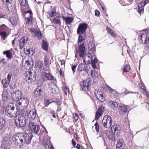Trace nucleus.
<instances>
[{"mask_svg": "<svg viewBox=\"0 0 149 149\" xmlns=\"http://www.w3.org/2000/svg\"><path fill=\"white\" fill-rule=\"evenodd\" d=\"M10 21L13 25H15L17 23V19L15 17H12L10 19Z\"/></svg>", "mask_w": 149, "mask_h": 149, "instance_id": "58836bf2", "label": "nucleus"}, {"mask_svg": "<svg viewBox=\"0 0 149 149\" xmlns=\"http://www.w3.org/2000/svg\"><path fill=\"white\" fill-rule=\"evenodd\" d=\"M64 90L65 93L66 95H69L70 94V91L69 88L66 86H65L64 87Z\"/></svg>", "mask_w": 149, "mask_h": 149, "instance_id": "6e6d98bb", "label": "nucleus"}, {"mask_svg": "<svg viewBox=\"0 0 149 149\" xmlns=\"http://www.w3.org/2000/svg\"><path fill=\"white\" fill-rule=\"evenodd\" d=\"M86 39V36L85 34H80L78 38V43L79 45L83 43L84 41Z\"/></svg>", "mask_w": 149, "mask_h": 149, "instance_id": "bb28decb", "label": "nucleus"}, {"mask_svg": "<svg viewBox=\"0 0 149 149\" xmlns=\"http://www.w3.org/2000/svg\"><path fill=\"white\" fill-rule=\"evenodd\" d=\"M85 48L84 46V44L82 43L81 44L79 45V48L77 52L75 57H77V53L78 54L79 56L81 57H84V55L85 54Z\"/></svg>", "mask_w": 149, "mask_h": 149, "instance_id": "9d476101", "label": "nucleus"}, {"mask_svg": "<svg viewBox=\"0 0 149 149\" xmlns=\"http://www.w3.org/2000/svg\"><path fill=\"white\" fill-rule=\"evenodd\" d=\"M43 43L42 45V47L43 49L44 50H47L48 48V43L45 42L43 40H42Z\"/></svg>", "mask_w": 149, "mask_h": 149, "instance_id": "c03bdc74", "label": "nucleus"}, {"mask_svg": "<svg viewBox=\"0 0 149 149\" xmlns=\"http://www.w3.org/2000/svg\"><path fill=\"white\" fill-rule=\"evenodd\" d=\"M19 2L21 6H26L27 5L26 0H19Z\"/></svg>", "mask_w": 149, "mask_h": 149, "instance_id": "49530a36", "label": "nucleus"}, {"mask_svg": "<svg viewBox=\"0 0 149 149\" xmlns=\"http://www.w3.org/2000/svg\"><path fill=\"white\" fill-rule=\"evenodd\" d=\"M108 32L112 36L115 37L116 34L111 29L107 27L106 28Z\"/></svg>", "mask_w": 149, "mask_h": 149, "instance_id": "37998d69", "label": "nucleus"}, {"mask_svg": "<svg viewBox=\"0 0 149 149\" xmlns=\"http://www.w3.org/2000/svg\"><path fill=\"white\" fill-rule=\"evenodd\" d=\"M33 137L31 133L23 134L22 133L15 134L12 137V139L15 144L18 146L20 148L25 143L29 144Z\"/></svg>", "mask_w": 149, "mask_h": 149, "instance_id": "f257e3e1", "label": "nucleus"}, {"mask_svg": "<svg viewBox=\"0 0 149 149\" xmlns=\"http://www.w3.org/2000/svg\"><path fill=\"white\" fill-rule=\"evenodd\" d=\"M25 117L21 115H18L15 118V123L16 125L21 127H23L26 124Z\"/></svg>", "mask_w": 149, "mask_h": 149, "instance_id": "39448f33", "label": "nucleus"}, {"mask_svg": "<svg viewBox=\"0 0 149 149\" xmlns=\"http://www.w3.org/2000/svg\"><path fill=\"white\" fill-rule=\"evenodd\" d=\"M142 42L144 41V43L145 44H149V37H147L144 34H142L140 37Z\"/></svg>", "mask_w": 149, "mask_h": 149, "instance_id": "c85d7f7f", "label": "nucleus"}, {"mask_svg": "<svg viewBox=\"0 0 149 149\" xmlns=\"http://www.w3.org/2000/svg\"><path fill=\"white\" fill-rule=\"evenodd\" d=\"M95 94L96 97L100 101L102 102H103L104 101L103 93L101 90L99 89L96 90L95 91Z\"/></svg>", "mask_w": 149, "mask_h": 149, "instance_id": "a211bd4d", "label": "nucleus"}, {"mask_svg": "<svg viewBox=\"0 0 149 149\" xmlns=\"http://www.w3.org/2000/svg\"><path fill=\"white\" fill-rule=\"evenodd\" d=\"M12 74L10 73H9L7 76V80H8V81H11L10 80L12 77Z\"/></svg>", "mask_w": 149, "mask_h": 149, "instance_id": "052dcab7", "label": "nucleus"}, {"mask_svg": "<svg viewBox=\"0 0 149 149\" xmlns=\"http://www.w3.org/2000/svg\"><path fill=\"white\" fill-rule=\"evenodd\" d=\"M24 52L26 54L29 55L30 49H24Z\"/></svg>", "mask_w": 149, "mask_h": 149, "instance_id": "680f3d73", "label": "nucleus"}, {"mask_svg": "<svg viewBox=\"0 0 149 149\" xmlns=\"http://www.w3.org/2000/svg\"><path fill=\"white\" fill-rule=\"evenodd\" d=\"M125 144L123 140H119L117 141L116 149H120L125 147Z\"/></svg>", "mask_w": 149, "mask_h": 149, "instance_id": "a878e982", "label": "nucleus"}, {"mask_svg": "<svg viewBox=\"0 0 149 149\" xmlns=\"http://www.w3.org/2000/svg\"><path fill=\"white\" fill-rule=\"evenodd\" d=\"M22 95V92L19 91H17L11 94V98L15 101L17 102L21 98Z\"/></svg>", "mask_w": 149, "mask_h": 149, "instance_id": "1a4fd4ad", "label": "nucleus"}, {"mask_svg": "<svg viewBox=\"0 0 149 149\" xmlns=\"http://www.w3.org/2000/svg\"><path fill=\"white\" fill-rule=\"evenodd\" d=\"M49 60V58L47 56H45L44 59V64L47 67L48 66V60Z\"/></svg>", "mask_w": 149, "mask_h": 149, "instance_id": "3c124183", "label": "nucleus"}, {"mask_svg": "<svg viewBox=\"0 0 149 149\" xmlns=\"http://www.w3.org/2000/svg\"><path fill=\"white\" fill-rule=\"evenodd\" d=\"M29 101L28 99L26 97L21 98L20 100L17 101V105L19 106L20 110H22L23 107H26L28 104Z\"/></svg>", "mask_w": 149, "mask_h": 149, "instance_id": "6e6552de", "label": "nucleus"}, {"mask_svg": "<svg viewBox=\"0 0 149 149\" xmlns=\"http://www.w3.org/2000/svg\"><path fill=\"white\" fill-rule=\"evenodd\" d=\"M34 54V51L33 50H30L29 55H33Z\"/></svg>", "mask_w": 149, "mask_h": 149, "instance_id": "338daca9", "label": "nucleus"}, {"mask_svg": "<svg viewBox=\"0 0 149 149\" xmlns=\"http://www.w3.org/2000/svg\"><path fill=\"white\" fill-rule=\"evenodd\" d=\"M47 13L51 17H54L56 15L55 9L54 8H52V6L50 7V10H49Z\"/></svg>", "mask_w": 149, "mask_h": 149, "instance_id": "c756f323", "label": "nucleus"}, {"mask_svg": "<svg viewBox=\"0 0 149 149\" xmlns=\"http://www.w3.org/2000/svg\"><path fill=\"white\" fill-rule=\"evenodd\" d=\"M127 107L125 105L121 104L119 107V111L121 114H125L127 112Z\"/></svg>", "mask_w": 149, "mask_h": 149, "instance_id": "5701e85b", "label": "nucleus"}, {"mask_svg": "<svg viewBox=\"0 0 149 149\" xmlns=\"http://www.w3.org/2000/svg\"><path fill=\"white\" fill-rule=\"evenodd\" d=\"M107 135L111 140L113 141L115 140V136L116 134L113 132H107L106 133Z\"/></svg>", "mask_w": 149, "mask_h": 149, "instance_id": "72a5a7b5", "label": "nucleus"}, {"mask_svg": "<svg viewBox=\"0 0 149 149\" xmlns=\"http://www.w3.org/2000/svg\"><path fill=\"white\" fill-rule=\"evenodd\" d=\"M103 111L104 107L101 106L98 108L97 111L96 113L95 116V119H98L102 114Z\"/></svg>", "mask_w": 149, "mask_h": 149, "instance_id": "412c9836", "label": "nucleus"}, {"mask_svg": "<svg viewBox=\"0 0 149 149\" xmlns=\"http://www.w3.org/2000/svg\"><path fill=\"white\" fill-rule=\"evenodd\" d=\"M71 66L72 70V71H73V73H74L76 71V68L77 65H72Z\"/></svg>", "mask_w": 149, "mask_h": 149, "instance_id": "13d9d810", "label": "nucleus"}, {"mask_svg": "<svg viewBox=\"0 0 149 149\" xmlns=\"http://www.w3.org/2000/svg\"><path fill=\"white\" fill-rule=\"evenodd\" d=\"M49 86L51 92L52 93H55L57 87L55 84L53 83H49Z\"/></svg>", "mask_w": 149, "mask_h": 149, "instance_id": "cd10ccee", "label": "nucleus"}, {"mask_svg": "<svg viewBox=\"0 0 149 149\" xmlns=\"http://www.w3.org/2000/svg\"><path fill=\"white\" fill-rule=\"evenodd\" d=\"M36 111L35 109H32L28 112L26 116L29 120V121L33 120L36 117Z\"/></svg>", "mask_w": 149, "mask_h": 149, "instance_id": "f8f14e48", "label": "nucleus"}, {"mask_svg": "<svg viewBox=\"0 0 149 149\" xmlns=\"http://www.w3.org/2000/svg\"><path fill=\"white\" fill-rule=\"evenodd\" d=\"M1 0L4 3V4H6V5H8L7 8L10 13L12 12H14V11L15 10V8L14 7L12 6L10 4V0Z\"/></svg>", "mask_w": 149, "mask_h": 149, "instance_id": "6ab92c4d", "label": "nucleus"}, {"mask_svg": "<svg viewBox=\"0 0 149 149\" xmlns=\"http://www.w3.org/2000/svg\"><path fill=\"white\" fill-rule=\"evenodd\" d=\"M3 54L6 55V57L8 58H10L12 56V54L9 50L3 52Z\"/></svg>", "mask_w": 149, "mask_h": 149, "instance_id": "a18cd8bd", "label": "nucleus"}, {"mask_svg": "<svg viewBox=\"0 0 149 149\" xmlns=\"http://www.w3.org/2000/svg\"><path fill=\"white\" fill-rule=\"evenodd\" d=\"M6 27V26L4 24H3L0 26V31L3 30Z\"/></svg>", "mask_w": 149, "mask_h": 149, "instance_id": "0e129e2a", "label": "nucleus"}, {"mask_svg": "<svg viewBox=\"0 0 149 149\" xmlns=\"http://www.w3.org/2000/svg\"><path fill=\"white\" fill-rule=\"evenodd\" d=\"M28 41V39L26 36H24L21 38L19 41V45L21 49L23 48L24 46Z\"/></svg>", "mask_w": 149, "mask_h": 149, "instance_id": "aec40b11", "label": "nucleus"}, {"mask_svg": "<svg viewBox=\"0 0 149 149\" xmlns=\"http://www.w3.org/2000/svg\"><path fill=\"white\" fill-rule=\"evenodd\" d=\"M62 18L64 20L66 21V23L68 24H70L72 23L73 20V18L72 17L63 16Z\"/></svg>", "mask_w": 149, "mask_h": 149, "instance_id": "473e14b6", "label": "nucleus"}, {"mask_svg": "<svg viewBox=\"0 0 149 149\" xmlns=\"http://www.w3.org/2000/svg\"><path fill=\"white\" fill-rule=\"evenodd\" d=\"M44 76L48 80H54L55 78L54 76L52 75L49 73H47L46 72H44L43 74Z\"/></svg>", "mask_w": 149, "mask_h": 149, "instance_id": "f704fd0d", "label": "nucleus"}, {"mask_svg": "<svg viewBox=\"0 0 149 149\" xmlns=\"http://www.w3.org/2000/svg\"><path fill=\"white\" fill-rule=\"evenodd\" d=\"M95 127H93V128L94 127L95 129V131L97 132H98L99 131V126L98 125V124L97 123H96L95 125Z\"/></svg>", "mask_w": 149, "mask_h": 149, "instance_id": "603ef678", "label": "nucleus"}, {"mask_svg": "<svg viewBox=\"0 0 149 149\" xmlns=\"http://www.w3.org/2000/svg\"><path fill=\"white\" fill-rule=\"evenodd\" d=\"M83 61L84 62L87 64H89L91 63V65L92 68L95 69L96 68V64L98 60L96 56V53H92V52H89L84 55Z\"/></svg>", "mask_w": 149, "mask_h": 149, "instance_id": "f03ea898", "label": "nucleus"}, {"mask_svg": "<svg viewBox=\"0 0 149 149\" xmlns=\"http://www.w3.org/2000/svg\"><path fill=\"white\" fill-rule=\"evenodd\" d=\"M6 121L3 118H0V130L4 126Z\"/></svg>", "mask_w": 149, "mask_h": 149, "instance_id": "79ce46f5", "label": "nucleus"}, {"mask_svg": "<svg viewBox=\"0 0 149 149\" xmlns=\"http://www.w3.org/2000/svg\"><path fill=\"white\" fill-rule=\"evenodd\" d=\"M87 66L85 63H81L79 64L77 68V71L79 72L82 71H86Z\"/></svg>", "mask_w": 149, "mask_h": 149, "instance_id": "4be33fe9", "label": "nucleus"}, {"mask_svg": "<svg viewBox=\"0 0 149 149\" xmlns=\"http://www.w3.org/2000/svg\"><path fill=\"white\" fill-rule=\"evenodd\" d=\"M34 95L36 97H37L40 95V94L38 93V91L36 90L34 92Z\"/></svg>", "mask_w": 149, "mask_h": 149, "instance_id": "e2e57ef3", "label": "nucleus"}, {"mask_svg": "<svg viewBox=\"0 0 149 149\" xmlns=\"http://www.w3.org/2000/svg\"><path fill=\"white\" fill-rule=\"evenodd\" d=\"M44 143L45 145H47L50 142V139L49 137L47 136H45L43 138Z\"/></svg>", "mask_w": 149, "mask_h": 149, "instance_id": "a19ab883", "label": "nucleus"}, {"mask_svg": "<svg viewBox=\"0 0 149 149\" xmlns=\"http://www.w3.org/2000/svg\"><path fill=\"white\" fill-rule=\"evenodd\" d=\"M95 15L96 16H97L100 15V12L96 10H95Z\"/></svg>", "mask_w": 149, "mask_h": 149, "instance_id": "69168bd1", "label": "nucleus"}, {"mask_svg": "<svg viewBox=\"0 0 149 149\" xmlns=\"http://www.w3.org/2000/svg\"><path fill=\"white\" fill-rule=\"evenodd\" d=\"M28 128L30 132L35 134H38L40 130L39 126L37 125L33 121H29Z\"/></svg>", "mask_w": 149, "mask_h": 149, "instance_id": "20e7f679", "label": "nucleus"}, {"mask_svg": "<svg viewBox=\"0 0 149 149\" xmlns=\"http://www.w3.org/2000/svg\"><path fill=\"white\" fill-rule=\"evenodd\" d=\"M130 70V66L128 65H126L124 67L123 69V71L124 72H128Z\"/></svg>", "mask_w": 149, "mask_h": 149, "instance_id": "864d4df0", "label": "nucleus"}, {"mask_svg": "<svg viewBox=\"0 0 149 149\" xmlns=\"http://www.w3.org/2000/svg\"><path fill=\"white\" fill-rule=\"evenodd\" d=\"M120 129V126L117 125H113L111 128V131L116 135L118 133Z\"/></svg>", "mask_w": 149, "mask_h": 149, "instance_id": "393cba45", "label": "nucleus"}, {"mask_svg": "<svg viewBox=\"0 0 149 149\" xmlns=\"http://www.w3.org/2000/svg\"><path fill=\"white\" fill-rule=\"evenodd\" d=\"M9 81H8L6 78L3 79L2 81V83L3 85L4 88H6L8 86V84H9Z\"/></svg>", "mask_w": 149, "mask_h": 149, "instance_id": "ea45409f", "label": "nucleus"}, {"mask_svg": "<svg viewBox=\"0 0 149 149\" xmlns=\"http://www.w3.org/2000/svg\"><path fill=\"white\" fill-rule=\"evenodd\" d=\"M36 90L38 92L40 95H41L42 88L41 86H38L36 88Z\"/></svg>", "mask_w": 149, "mask_h": 149, "instance_id": "5fc2aeb1", "label": "nucleus"}, {"mask_svg": "<svg viewBox=\"0 0 149 149\" xmlns=\"http://www.w3.org/2000/svg\"><path fill=\"white\" fill-rule=\"evenodd\" d=\"M61 69H63L65 67V61L64 60H62L61 61Z\"/></svg>", "mask_w": 149, "mask_h": 149, "instance_id": "4d7b16f0", "label": "nucleus"}, {"mask_svg": "<svg viewBox=\"0 0 149 149\" xmlns=\"http://www.w3.org/2000/svg\"><path fill=\"white\" fill-rule=\"evenodd\" d=\"M108 105L112 109H114L118 107L117 103L115 101H110L108 102Z\"/></svg>", "mask_w": 149, "mask_h": 149, "instance_id": "2f4dec72", "label": "nucleus"}, {"mask_svg": "<svg viewBox=\"0 0 149 149\" xmlns=\"http://www.w3.org/2000/svg\"><path fill=\"white\" fill-rule=\"evenodd\" d=\"M61 69L60 70V75L61 76H63L64 75V73L63 72H62V69H61V67L60 68Z\"/></svg>", "mask_w": 149, "mask_h": 149, "instance_id": "774afa93", "label": "nucleus"}, {"mask_svg": "<svg viewBox=\"0 0 149 149\" xmlns=\"http://www.w3.org/2000/svg\"><path fill=\"white\" fill-rule=\"evenodd\" d=\"M149 2L148 0H143V1L140 3L138 5V12L140 15L143 14L144 12L143 7Z\"/></svg>", "mask_w": 149, "mask_h": 149, "instance_id": "ddd939ff", "label": "nucleus"}, {"mask_svg": "<svg viewBox=\"0 0 149 149\" xmlns=\"http://www.w3.org/2000/svg\"><path fill=\"white\" fill-rule=\"evenodd\" d=\"M8 92L6 90H4L2 95V100L4 101H7L8 99Z\"/></svg>", "mask_w": 149, "mask_h": 149, "instance_id": "7c9ffc66", "label": "nucleus"}, {"mask_svg": "<svg viewBox=\"0 0 149 149\" xmlns=\"http://www.w3.org/2000/svg\"><path fill=\"white\" fill-rule=\"evenodd\" d=\"M26 79L27 82H31L36 80V75L35 73L33 74L31 71H29L26 72Z\"/></svg>", "mask_w": 149, "mask_h": 149, "instance_id": "9b49d317", "label": "nucleus"}, {"mask_svg": "<svg viewBox=\"0 0 149 149\" xmlns=\"http://www.w3.org/2000/svg\"><path fill=\"white\" fill-rule=\"evenodd\" d=\"M15 109L14 104L11 103H9L5 108L6 115L9 117H12L15 116L16 113Z\"/></svg>", "mask_w": 149, "mask_h": 149, "instance_id": "7ed1b4c3", "label": "nucleus"}, {"mask_svg": "<svg viewBox=\"0 0 149 149\" xmlns=\"http://www.w3.org/2000/svg\"><path fill=\"white\" fill-rule=\"evenodd\" d=\"M32 15L33 13L31 11H27L24 15L26 23L28 24V25L31 23L32 19Z\"/></svg>", "mask_w": 149, "mask_h": 149, "instance_id": "2eb2a0df", "label": "nucleus"}, {"mask_svg": "<svg viewBox=\"0 0 149 149\" xmlns=\"http://www.w3.org/2000/svg\"><path fill=\"white\" fill-rule=\"evenodd\" d=\"M104 87L105 90L107 91H109L111 93L114 94L116 92L114 89L111 88L107 85L105 84Z\"/></svg>", "mask_w": 149, "mask_h": 149, "instance_id": "c9c22d12", "label": "nucleus"}, {"mask_svg": "<svg viewBox=\"0 0 149 149\" xmlns=\"http://www.w3.org/2000/svg\"><path fill=\"white\" fill-rule=\"evenodd\" d=\"M10 136L8 134H5L3 136L1 146L2 147H3L5 149H7L8 147L10 144Z\"/></svg>", "mask_w": 149, "mask_h": 149, "instance_id": "423d86ee", "label": "nucleus"}, {"mask_svg": "<svg viewBox=\"0 0 149 149\" xmlns=\"http://www.w3.org/2000/svg\"><path fill=\"white\" fill-rule=\"evenodd\" d=\"M88 52H92V53H96V50L94 43L93 42H90L88 47Z\"/></svg>", "mask_w": 149, "mask_h": 149, "instance_id": "b1692460", "label": "nucleus"}, {"mask_svg": "<svg viewBox=\"0 0 149 149\" xmlns=\"http://www.w3.org/2000/svg\"><path fill=\"white\" fill-rule=\"evenodd\" d=\"M31 33L34 37L40 40L42 37V34L38 30H37L35 28H31L30 29Z\"/></svg>", "mask_w": 149, "mask_h": 149, "instance_id": "4468645a", "label": "nucleus"}, {"mask_svg": "<svg viewBox=\"0 0 149 149\" xmlns=\"http://www.w3.org/2000/svg\"><path fill=\"white\" fill-rule=\"evenodd\" d=\"M87 24L86 23L81 24L79 25L77 30L78 34H85L84 32L87 29Z\"/></svg>", "mask_w": 149, "mask_h": 149, "instance_id": "dca6fc26", "label": "nucleus"}, {"mask_svg": "<svg viewBox=\"0 0 149 149\" xmlns=\"http://www.w3.org/2000/svg\"><path fill=\"white\" fill-rule=\"evenodd\" d=\"M0 36L3 40H5V38L7 37L6 33L5 32H2L0 33Z\"/></svg>", "mask_w": 149, "mask_h": 149, "instance_id": "de8ad7c7", "label": "nucleus"}, {"mask_svg": "<svg viewBox=\"0 0 149 149\" xmlns=\"http://www.w3.org/2000/svg\"><path fill=\"white\" fill-rule=\"evenodd\" d=\"M141 91L144 94H146L147 96V98L146 100V103L149 105V97H148V94L146 91L143 88H141Z\"/></svg>", "mask_w": 149, "mask_h": 149, "instance_id": "4c0bfd02", "label": "nucleus"}, {"mask_svg": "<svg viewBox=\"0 0 149 149\" xmlns=\"http://www.w3.org/2000/svg\"><path fill=\"white\" fill-rule=\"evenodd\" d=\"M73 116L74 119L75 120V121L76 122L78 118V116L76 113H74L73 114Z\"/></svg>", "mask_w": 149, "mask_h": 149, "instance_id": "bf43d9fd", "label": "nucleus"}, {"mask_svg": "<svg viewBox=\"0 0 149 149\" xmlns=\"http://www.w3.org/2000/svg\"><path fill=\"white\" fill-rule=\"evenodd\" d=\"M90 84L89 80H84L80 84L82 90L84 91L88 90V89Z\"/></svg>", "mask_w": 149, "mask_h": 149, "instance_id": "f3484780", "label": "nucleus"}, {"mask_svg": "<svg viewBox=\"0 0 149 149\" xmlns=\"http://www.w3.org/2000/svg\"><path fill=\"white\" fill-rule=\"evenodd\" d=\"M91 75L93 77L95 78L97 76V73L95 71V70H92L91 71Z\"/></svg>", "mask_w": 149, "mask_h": 149, "instance_id": "09e8293b", "label": "nucleus"}, {"mask_svg": "<svg viewBox=\"0 0 149 149\" xmlns=\"http://www.w3.org/2000/svg\"><path fill=\"white\" fill-rule=\"evenodd\" d=\"M53 101L50 100H45L44 101L45 106V107L47 106L49 104L52 103Z\"/></svg>", "mask_w": 149, "mask_h": 149, "instance_id": "8fccbe9b", "label": "nucleus"}, {"mask_svg": "<svg viewBox=\"0 0 149 149\" xmlns=\"http://www.w3.org/2000/svg\"><path fill=\"white\" fill-rule=\"evenodd\" d=\"M9 85L10 88H14L16 87L15 81L12 79L10 81H9Z\"/></svg>", "mask_w": 149, "mask_h": 149, "instance_id": "e433bc0d", "label": "nucleus"}, {"mask_svg": "<svg viewBox=\"0 0 149 149\" xmlns=\"http://www.w3.org/2000/svg\"><path fill=\"white\" fill-rule=\"evenodd\" d=\"M102 122L103 125L106 128H109L111 127L112 123L111 117L108 115L105 116L102 119Z\"/></svg>", "mask_w": 149, "mask_h": 149, "instance_id": "0eeeda50", "label": "nucleus"}]
</instances>
